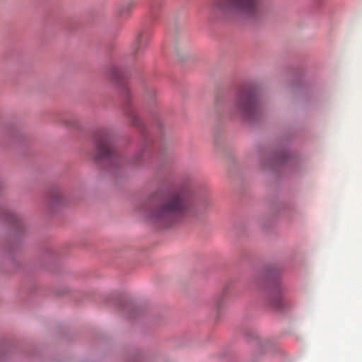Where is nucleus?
I'll use <instances>...</instances> for the list:
<instances>
[{
	"mask_svg": "<svg viewBox=\"0 0 362 362\" xmlns=\"http://www.w3.org/2000/svg\"><path fill=\"white\" fill-rule=\"evenodd\" d=\"M95 148L93 156L96 160H112L117 158V151L110 132L105 129L99 130L95 135Z\"/></svg>",
	"mask_w": 362,
	"mask_h": 362,
	"instance_id": "20e7f679",
	"label": "nucleus"
},
{
	"mask_svg": "<svg viewBox=\"0 0 362 362\" xmlns=\"http://www.w3.org/2000/svg\"><path fill=\"white\" fill-rule=\"evenodd\" d=\"M130 7H131V6H130V5H129V6H127V10H129V9H130Z\"/></svg>",
	"mask_w": 362,
	"mask_h": 362,
	"instance_id": "f8f14e48",
	"label": "nucleus"
},
{
	"mask_svg": "<svg viewBox=\"0 0 362 362\" xmlns=\"http://www.w3.org/2000/svg\"><path fill=\"white\" fill-rule=\"evenodd\" d=\"M62 198V194L59 190H53L50 193L51 202L54 204L57 203Z\"/></svg>",
	"mask_w": 362,
	"mask_h": 362,
	"instance_id": "423d86ee",
	"label": "nucleus"
},
{
	"mask_svg": "<svg viewBox=\"0 0 362 362\" xmlns=\"http://www.w3.org/2000/svg\"><path fill=\"white\" fill-rule=\"evenodd\" d=\"M257 110L256 97L251 90L240 91L232 103L231 112L245 118H252Z\"/></svg>",
	"mask_w": 362,
	"mask_h": 362,
	"instance_id": "7ed1b4c3",
	"label": "nucleus"
},
{
	"mask_svg": "<svg viewBox=\"0 0 362 362\" xmlns=\"http://www.w3.org/2000/svg\"><path fill=\"white\" fill-rule=\"evenodd\" d=\"M128 117L130 119L131 122L136 126H139L140 124V120L137 117V116L132 112H128Z\"/></svg>",
	"mask_w": 362,
	"mask_h": 362,
	"instance_id": "0eeeda50",
	"label": "nucleus"
},
{
	"mask_svg": "<svg viewBox=\"0 0 362 362\" xmlns=\"http://www.w3.org/2000/svg\"><path fill=\"white\" fill-rule=\"evenodd\" d=\"M143 156L142 153H138L136 155V160H139L140 158H141Z\"/></svg>",
	"mask_w": 362,
	"mask_h": 362,
	"instance_id": "9b49d317",
	"label": "nucleus"
},
{
	"mask_svg": "<svg viewBox=\"0 0 362 362\" xmlns=\"http://www.w3.org/2000/svg\"><path fill=\"white\" fill-rule=\"evenodd\" d=\"M193 213L194 206L189 194L183 190H177L170 192L160 206L145 216L155 224L168 227Z\"/></svg>",
	"mask_w": 362,
	"mask_h": 362,
	"instance_id": "f257e3e1",
	"label": "nucleus"
},
{
	"mask_svg": "<svg viewBox=\"0 0 362 362\" xmlns=\"http://www.w3.org/2000/svg\"><path fill=\"white\" fill-rule=\"evenodd\" d=\"M111 75L115 81L119 80L122 78L121 71L117 68H114L111 71Z\"/></svg>",
	"mask_w": 362,
	"mask_h": 362,
	"instance_id": "6e6552de",
	"label": "nucleus"
},
{
	"mask_svg": "<svg viewBox=\"0 0 362 362\" xmlns=\"http://www.w3.org/2000/svg\"><path fill=\"white\" fill-rule=\"evenodd\" d=\"M8 221L13 223L14 225H18L19 223V220L15 214H9L8 216Z\"/></svg>",
	"mask_w": 362,
	"mask_h": 362,
	"instance_id": "1a4fd4ad",
	"label": "nucleus"
},
{
	"mask_svg": "<svg viewBox=\"0 0 362 362\" xmlns=\"http://www.w3.org/2000/svg\"><path fill=\"white\" fill-rule=\"evenodd\" d=\"M284 288L279 282L274 283L269 290V302L274 308L279 311L284 310Z\"/></svg>",
	"mask_w": 362,
	"mask_h": 362,
	"instance_id": "39448f33",
	"label": "nucleus"
},
{
	"mask_svg": "<svg viewBox=\"0 0 362 362\" xmlns=\"http://www.w3.org/2000/svg\"><path fill=\"white\" fill-rule=\"evenodd\" d=\"M136 42L139 45H140L142 42V35L141 34H139L138 36H137V38H136Z\"/></svg>",
	"mask_w": 362,
	"mask_h": 362,
	"instance_id": "9d476101",
	"label": "nucleus"
},
{
	"mask_svg": "<svg viewBox=\"0 0 362 362\" xmlns=\"http://www.w3.org/2000/svg\"><path fill=\"white\" fill-rule=\"evenodd\" d=\"M213 15L224 18L255 19L262 12L261 0H213Z\"/></svg>",
	"mask_w": 362,
	"mask_h": 362,
	"instance_id": "f03ea898",
	"label": "nucleus"
}]
</instances>
